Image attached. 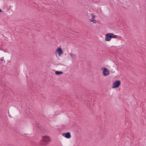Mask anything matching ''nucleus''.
I'll use <instances>...</instances> for the list:
<instances>
[{
	"label": "nucleus",
	"mask_w": 146,
	"mask_h": 146,
	"mask_svg": "<svg viewBox=\"0 0 146 146\" xmlns=\"http://www.w3.org/2000/svg\"><path fill=\"white\" fill-rule=\"evenodd\" d=\"M104 70L103 71V75L104 76H108L110 74V72L108 69L106 68H103ZM103 68H102V70Z\"/></svg>",
	"instance_id": "1"
},
{
	"label": "nucleus",
	"mask_w": 146,
	"mask_h": 146,
	"mask_svg": "<svg viewBox=\"0 0 146 146\" xmlns=\"http://www.w3.org/2000/svg\"><path fill=\"white\" fill-rule=\"evenodd\" d=\"M121 82L120 80H117L113 84L112 88H114L118 87L120 85Z\"/></svg>",
	"instance_id": "2"
},
{
	"label": "nucleus",
	"mask_w": 146,
	"mask_h": 146,
	"mask_svg": "<svg viewBox=\"0 0 146 146\" xmlns=\"http://www.w3.org/2000/svg\"><path fill=\"white\" fill-rule=\"evenodd\" d=\"M56 52L58 54V56H60L63 54L62 50L60 48H58L56 50Z\"/></svg>",
	"instance_id": "3"
},
{
	"label": "nucleus",
	"mask_w": 146,
	"mask_h": 146,
	"mask_svg": "<svg viewBox=\"0 0 146 146\" xmlns=\"http://www.w3.org/2000/svg\"><path fill=\"white\" fill-rule=\"evenodd\" d=\"M111 39L110 33H108L106 34L105 36V40L109 41L111 40Z\"/></svg>",
	"instance_id": "4"
},
{
	"label": "nucleus",
	"mask_w": 146,
	"mask_h": 146,
	"mask_svg": "<svg viewBox=\"0 0 146 146\" xmlns=\"http://www.w3.org/2000/svg\"><path fill=\"white\" fill-rule=\"evenodd\" d=\"M62 135L66 138L68 139L70 138L71 137L70 133V132L62 133Z\"/></svg>",
	"instance_id": "5"
},
{
	"label": "nucleus",
	"mask_w": 146,
	"mask_h": 146,
	"mask_svg": "<svg viewBox=\"0 0 146 146\" xmlns=\"http://www.w3.org/2000/svg\"><path fill=\"white\" fill-rule=\"evenodd\" d=\"M43 141L45 142H48L50 141V138L49 137L46 136L43 137L42 138Z\"/></svg>",
	"instance_id": "6"
},
{
	"label": "nucleus",
	"mask_w": 146,
	"mask_h": 146,
	"mask_svg": "<svg viewBox=\"0 0 146 146\" xmlns=\"http://www.w3.org/2000/svg\"><path fill=\"white\" fill-rule=\"evenodd\" d=\"M91 15L92 16V19L89 20V21L90 22H93L94 23H95L96 22V20L94 19L95 16L93 14H92Z\"/></svg>",
	"instance_id": "7"
},
{
	"label": "nucleus",
	"mask_w": 146,
	"mask_h": 146,
	"mask_svg": "<svg viewBox=\"0 0 146 146\" xmlns=\"http://www.w3.org/2000/svg\"><path fill=\"white\" fill-rule=\"evenodd\" d=\"M70 55L71 57L72 58L73 60H75L76 59V55L72 52L70 53Z\"/></svg>",
	"instance_id": "8"
},
{
	"label": "nucleus",
	"mask_w": 146,
	"mask_h": 146,
	"mask_svg": "<svg viewBox=\"0 0 146 146\" xmlns=\"http://www.w3.org/2000/svg\"><path fill=\"white\" fill-rule=\"evenodd\" d=\"M110 35H111V38H117V36L115 35H114L112 33H110Z\"/></svg>",
	"instance_id": "9"
},
{
	"label": "nucleus",
	"mask_w": 146,
	"mask_h": 146,
	"mask_svg": "<svg viewBox=\"0 0 146 146\" xmlns=\"http://www.w3.org/2000/svg\"><path fill=\"white\" fill-rule=\"evenodd\" d=\"M63 73L62 71H56L55 72V74L57 75H59L60 74H62Z\"/></svg>",
	"instance_id": "10"
},
{
	"label": "nucleus",
	"mask_w": 146,
	"mask_h": 146,
	"mask_svg": "<svg viewBox=\"0 0 146 146\" xmlns=\"http://www.w3.org/2000/svg\"><path fill=\"white\" fill-rule=\"evenodd\" d=\"M4 52H7V53H9V52H8V51H7V50H6V51H4Z\"/></svg>",
	"instance_id": "11"
},
{
	"label": "nucleus",
	"mask_w": 146,
	"mask_h": 146,
	"mask_svg": "<svg viewBox=\"0 0 146 146\" xmlns=\"http://www.w3.org/2000/svg\"><path fill=\"white\" fill-rule=\"evenodd\" d=\"M0 60H1V61H3V59L2 58H1L0 59Z\"/></svg>",
	"instance_id": "12"
},
{
	"label": "nucleus",
	"mask_w": 146,
	"mask_h": 146,
	"mask_svg": "<svg viewBox=\"0 0 146 146\" xmlns=\"http://www.w3.org/2000/svg\"><path fill=\"white\" fill-rule=\"evenodd\" d=\"M2 12V10L0 8V12Z\"/></svg>",
	"instance_id": "13"
}]
</instances>
